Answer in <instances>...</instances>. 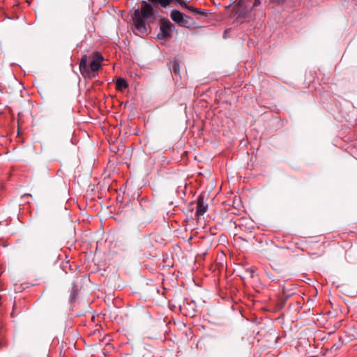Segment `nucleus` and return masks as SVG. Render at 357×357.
Masks as SVG:
<instances>
[{
  "label": "nucleus",
  "instance_id": "obj_1",
  "mask_svg": "<svg viewBox=\"0 0 357 357\" xmlns=\"http://www.w3.org/2000/svg\"><path fill=\"white\" fill-rule=\"evenodd\" d=\"M172 3H173V0H143L141 2L140 8L135 9L132 15L136 30L142 33H146V26L153 23L158 15V12L155 8L161 6L166 8Z\"/></svg>",
  "mask_w": 357,
  "mask_h": 357
},
{
  "label": "nucleus",
  "instance_id": "obj_2",
  "mask_svg": "<svg viewBox=\"0 0 357 357\" xmlns=\"http://www.w3.org/2000/svg\"><path fill=\"white\" fill-rule=\"evenodd\" d=\"M170 17L172 21L180 26L189 28L193 24L192 18L176 9L171 11Z\"/></svg>",
  "mask_w": 357,
  "mask_h": 357
},
{
  "label": "nucleus",
  "instance_id": "obj_3",
  "mask_svg": "<svg viewBox=\"0 0 357 357\" xmlns=\"http://www.w3.org/2000/svg\"><path fill=\"white\" fill-rule=\"evenodd\" d=\"M174 26L165 18L160 20V32L157 35L159 40H163L171 37V31Z\"/></svg>",
  "mask_w": 357,
  "mask_h": 357
},
{
  "label": "nucleus",
  "instance_id": "obj_4",
  "mask_svg": "<svg viewBox=\"0 0 357 357\" xmlns=\"http://www.w3.org/2000/svg\"><path fill=\"white\" fill-rule=\"evenodd\" d=\"M103 61V56L101 53L96 52L93 54V60L90 63V77H93L91 73L97 72L101 67V62Z\"/></svg>",
  "mask_w": 357,
  "mask_h": 357
},
{
  "label": "nucleus",
  "instance_id": "obj_5",
  "mask_svg": "<svg viewBox=\"0 0 357 357\" xmlns=\"http://www.w3.org/2000/svg\"><path fill=\"white\" fill-rule=\"evenodd\" d=\"M79 71L84 77H90V69L87 66V55H82L79 61Z\"/></svg>",
  "mask_w": 357,
  "mask_h": 357
},
{
  "label": "nucleus",
  "instance_id": "obj_6",
  "mask_svg": "<svg viewBox=\"0 0 357 357\" xmlns=\"http://www.w3.org/2000/svg\"><path fill=\"white\" fill-rule=\"evenodd\" d=\"M208 209V204L204 202L202 197H199L196 207V215L198 216L203 215Z\"/></svg>",
  "mask_w": 357,
  "mask_h": 357
},
{
  "label": "nucleus",
  "instance_id": "obj_7",
  "mask_svg": "<svg viewBox=\"0 0 357 357\" xmlns=\"http://www.w3.org/2000/svg\"><path fill=\"white\" fill-rule=\"evenodd\" d=\"M128 87V84L126 79L119 77L116 82V88L119 91H123Z\"/></svg>",
  "mask_w": 357,
  "mask_h": 357
},
{
  "label": "nucleus",
  "instance_id": "obj_8",
  "mask_svg": "<svg viewBox=\"0 0 357 357\" xmlns=\"http://www.w3.org/2000/svg\"><path fill=\"white\" fill-rule=\"evenodd\" d=\"M77 294H78L77 285L75 282H73L72 283V290H71V293H70V298H69L70 303H73L75 301Z\"/></svg>",
  "mask_w": 357,
  "mask_h": 357
},
{
  "label": "nucleus",
  "instance_id": "obj_9",
  "mask_svg": "<svg viewBox=\"0 0 357 357\" xmlns=\"http://www.w3.org/2000/svg\"><path fill=\"white\" fill-rule=\"evenodd\" d=\"M170 70L175 75H179L180 73V67L179 63L176 60H174L172 62Z\"/></svg>",
  "mask_w": 357,
  "mask_h": 357
},
{
  "label": "nucleus",
  "instance_id": "obj_10",
  "mask_svg": "<svg viewBox=\"0 0 357 357\" xmlns=\"http://www.w3.org/2000/svg\"><path fill=\"white\" fill-rule=\"evenodd\" d=\"M175 4H179L182 8H185L187 7V0H173Z\"/></svg>",
  "mask_w": 357,
  "mask_h": 357
},
{
  "label": "nucleus",
  "instance_id": "obj_11",
  "mask_svg": "<svg viewBox=\"0 0 357 357\" xmlns=\"http://www.w3.org/2000/svg\"><path fill=\"white\" fill-rule=\"evenodd\" d=\"M195 13L203 16H206L207 12L206 10L202 9V8H195Z\"/></svg>",
  "mask_w": 357,
  "mask_h": 357
},
{
  "label": "nucleus",
  "instance_id": "obj_12",
  "mask_svg": "<svg viewBox=\"0 0 357 357\" xmlns=\"http://www.w3.org/2000/svg\"><path fill=\"white\" fill-rule=\"evenodd\" d=\"M266 1L271 3L280 5V4H282L285 0H266Z\"/></svg>",
  "mask_w": 357,
  "mask_h": 357
},
{
  "label": "nucleus",
  "instance_id": "obj_13",
  "mask_svg": "<svg viewBox=\"0 0 357 357\" xmlns=\"http://www.w3.org/2000/svg\"><path fill=\"white\" fill-rule=\"evenodd\" d=\"M261 4V0H254L252 8L259 6Z\"/></svg>",
  "mask_w": 357,
  "mask_h": 357
},
{
  "label": "nucleus",
  "instance_id": "obj_14",
  "mask_svg": "<svg viewBox=\"0 0 357 357\" xmlns=\"http://www.w3.org/2000/svg\"><path fill=\"white\" fill-rule=\"evenodd\" d=\"M185 8L188 9V10L192 13H195V8L192 6L187 5V7H185Z\"/></svg>",
  "mask_w": 357,
  "mask_h": 357
},
{
  "label": "nucleus",
  "instance_id": "obj_15",
  "mask_svg": "<svg viewBox=\"0 0 357 357\" xmlns=\"http://www.w3.org/2000/svg\"><path fill=\"white\" fill-rule=\"evenodd\" d=\"M268 278L272 280V281H278L279 279L278 278H276L273 276H271V275H268Z\"/></svg>",
  "mask_w": 357,
  "mask_h": 357
},
{
  "label": "nucleus",
  "instance_id": "obj_16",
  "mask_svg": "<svg viewBox=\"0 0 357 357\" xmlns=\"http://www.w3.org/2000/svg\"><path fill=\"white\" fill-rule=\"evenodd\" d=\"M275 271L276 272H278V273H280V270H278V269H275Z\"/></svg>",
  "mask_w": 357,
  "mask_h": 357
},
{
  "label": "nucleus",
  "instance_id": "obj_17",
  "mask_svg": "<svg viewBox=\"0 0 357 357\" xmlns=\"http://www.w3.org/2000/svg\"><path fill=\"white\" fill-rule=\"evenodd\" d=\"M243 1V0H240L239 3H238V5L240 6L241 4V2Z\"/></svg>",
  "mask_w": 357,
  "mask_h": 357
}]
</instances>
